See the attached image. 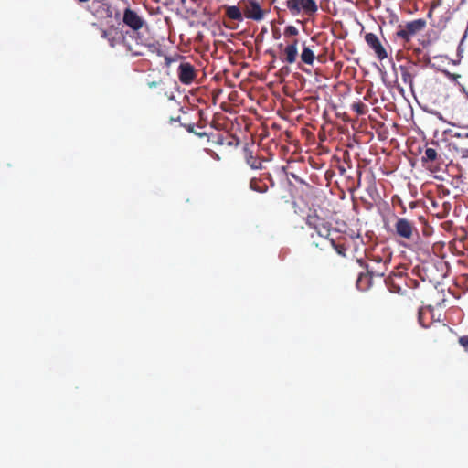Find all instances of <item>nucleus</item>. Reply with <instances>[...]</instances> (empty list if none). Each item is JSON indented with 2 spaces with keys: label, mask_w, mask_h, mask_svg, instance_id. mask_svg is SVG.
<instances>
[{
  "label": "nucleus",
  "mask_w": 468,
  "mask_h": 468,
  "mask_svg": "<svg viewBox=\"0 0 468 468\" xmlns=\"http://www.w3.org/2000/svg\"><path fill=\"white\" fill-rule=\"evenodd\" d=\"M122 21L127 27L133 29V32L130 37L135 38V47L140 48L144 47L152 53H156L158 56L162 55L161 45L158 41L154 39L143 40L137 33V31L143 27L144 21L134 10L129 7L126 8L123 12Z\"/></svg>",
  "instance_id": "f257e3e1"
},
{
  "label": "nucleus",
  "mask_w": 468,
  "mask_h": 468,
  "mask_svg": "<svg viewBox=\"0 0 468 468\" xmlns=\"http://www.w3.org/2000/svg\"><path fill=\"white\" fill-rule=\"evenodd\" d=\"M161 56H164L165 66L167 68H169L172 63L180 61V64L177 69V76L181 83L185 85H189L195 80V79L197 78V70L195 69L194 66L191 63L181 61L182 57L180 55L169 57L162 52Z\"/></svg>",
  "instance_id": "f03ea898"
},
{
  "label": "nucleus",
  "mask_w": 468,
  "mask_h": 468,
  "mask_svg": "<svg viewBox=\"0 0 468 468\" xmlns=\"http://www.w3.org/2000/svg\"><path fill=\"white\" fill-rule=\"evenodd\" d=\"M101 37L106 39L111 48H115L122 39V43L129 52L133 56H143L144 51L137 47L133 46L128 42L126 37L119 31L114 26L110 27L107 29H101Z\"/></svg>",
  "instance_id": "7ed1b4c3"
},
{
  "label": "nucleus",
  "mask_w": 468,
  "mask_h": 468,
  "mask_svg": "<svg viewBox=\"0 0 468 468\" xmlns=\"http://www.w3.org/2000/svg\"><path fill=\"white\" fill-rule=\"evenodd\" d=\"M433 311L434 310L431 305L419 308L418 322L420 325L424 328H429L431 327L434 323H438L434 327L440 332L451 330L445 324L440 323V318L435 319Z\"/></svg>",
  "instance_id": "20e7f679"
},
{
  "label": "nucleus",
  "mask_w": 468,
  "mask_h": 468,
  "mask_svg": "<svg viewBox=\"0 0 468 468\" xmlns=\"http://www.w3.org/2000/svg\"><path fill=\"white\" fill-rule=\"evenodd\" d=\"M305 222L308 227L314 229L318 236L324 238V240L329 239L332 231V225L325 219L320 218L315 211L307 215Z\"/></svg>",
  "instance_id": "39448f33"
},
{
  "label": "nucleus",
  "mask_w": 468,
  "mask_h": 468,
  "mask_svg": "<svg viewBox=\"0 0 468 468\" xmlns=\"http://www.w3.org/2000/svg\"><path fill=\"white\" fill-rule=\"evenodd\" d=\"M426 27V21L422 18L415 19L399 26L396 35L404 42H410L411 38L419 32L422 31Z\"/></svg>",
  "instance_id": "423d86ee"
},
{
  "label": "nucleus",
  "mask_w": 468,
  "mask_h": 468,
  "mask_svg": "<svg viewBox=\"0 0 468 468\" xmlns=\"http://www.w3.org/2000/svg\"><path fill=\"white\" fill-rule=\"evenodd\" d=\"M286 6L293 16L300 14L302 11L308 16H312L318 10V5L314 0H287Z\"/></svg>",
  "instance_id": "0eeeda50"
},
{
  "label": "nucleus",
  "mask_w": 468,
  "mask_h": 468,
  "mask_svg": "<svg viewBox=\"0 0 468 468\" xmlns=\"http://www.w3.org/2000/svg\"><path fill=\"white\" fill-rule=\"evenodd\" d=\"M396 234L407 240H412L418 236V229L414 224L405 218H399L394 225Z\"/></svg>",
  "instance_id": "6e6552de"
},
{
  "label": "nucleus",
  "mask_w": 468,
  "mask_h": 468,
  "mask_svg": "<svg viewBox=\"0 0 468 468\" xmlns=\"http://www.w3.org/2000/svg\"><path fill=\"white\" fill-rule=\"evenodd\" d=\"M241 8L244 17L254 21H261L264 18V11L256 0L241 1Z\"/></svg>",
  "instance_id": "1a4fd4ad"
},
{
  "label": "nucleus",
  "mask_w": 468,
  "mask_h": 468,
  "mask_svg": "<svg viewBox=\"0 0 468 468\" xmlns=\"http://www.w3.org/2000/svg\"><path fill=\"white\" fill-rule=\"evenodd\" d=\"M365 41L380 61L388 58V53L376 34L367 33L365 35Z\"/></svg>",
  "instance_id": "9d476101"
},
{
  "label": "nucleus",
  "mask_w": 468,
  "mask_h": 468,
  "mask_svg": "<svg viewBox=\"0 0 468 468\" xmlns=\"http://www.w3.org/2000/svg\"><path fill=\"white\" fill-rule=\"evenodd\" d=\"M440 155L436 149L427 147L424 152V155L421 157V163L426 169L434 173L438 171V166L435 164L438 163Z\"/></svg>",
  "instance_id": "9b49d317"
},
{
  "label": "nucleus",
  "mask_w": 468,
  "mask_h": 468,
  "mask_svg": "<svg viewBox=\"0 0 468 468\" xmlns=\"http://www.w3.org/2000/svg\"><path fill=\"white\" fill-rule=\"evenodd\" d=\"M399 69L401 74L403 83L412 88L413 79L417 73L416 66L400 65Z\"/></svg>",
  "instance_id": "f8f14e48"
},
{
  "label": "nucleus",
  "mask_w": 468,
  "mask_h": 468,
  "mask_svg": "<svg viewBox=\"0 0 468 468\" xmlns=\"http://www.w3.org/2000/svg\"><path fill=\"white\" fill-rule=\"evenodd\" d=\"M298 39H294L291 44L287 45L283 49V61L288 64H293L296 61L298 55Z\"/></svg>",
  "instance_id": "ddd939ff"
},
{
  "label": "nucleus",
  "mask_w": 468,
  "mask_h": 468,
  "mask_svg": "<svg viewBox=\"0 0 468 468\" xmlns=\"http://www.w3.org/2000/svg\"><path fill=\"white\" fill-rule=\"evenodd\" d=\"M225 16L234 21L241 22L244 19L241 5H224Z\"/></svg>",
  "instance_id": "4468645a"
},
{
  "label": "nucleus",
  "mask_w": 468,
  "mask_h": 468,
  "mask_svg": "<svg viewBox=\"0 0 468 468\" xmlns=\"http://www.w3.org/2000/svg\"><path fill=\"white\" fill-rule=\"evenodd\" d=\"M244 153L245 162L251 169H262V160L260 159L257 155H254L251 150L245 148Z\"/></svg>",
  "instance_id": "2eb2a0df"
},
{
  "label": "nucleus",
  "mask_w": 468,
  "mask_h": 468,
  "mask_svg": "<svg viewBox=\"0 0 468 468\" xmlns=\"http://www.w3.org/2000/svg\"><path fill=\"white\" fill-rule=\"evenodd\" d=\"M313 48H314V46L311 47V46H306L305 43L303 44V50L301 53V60L304 64L313 65V63L315 59V55L313 50Z\"/></svg>",
  "instance_id": "dca6fc26"
},
{
  "label": "nucleus",
  "mask_w": 468,
  "mask_h": 468,
  "mask_svg": "<svg viewBox=\"0 0 468 468\" xmlns=\"http://www.w3.org/2000/svg\"><path fill=\"white\" fill-rule=\"evenodd\" d=\"M372 277L368 272L360 273L356 279V287L360 291H367L371 286Z\"/></svg>",
  "instance_id": "f3484780"
},
{
  "label": "nucleus",
  "mask_w": 468,
  "mask_h": 468,
  "mask_svg": "<svg viewBox=\"0 0 468 468\" xmlns=\"http://www.w3.org/2000/svg\"><path fill=\"white\" fill-rule=\"evenodd\" d=\"M367 271L370 276L383 277L388 270V265L381 264H370L366 265Z\"/></svg>",
  "instance_id": "a211bd4d"
},
{
  "label": "nucleus",
  "mask_w": 468,
  "mask_h": 468,
  "mask_svg": "<svg viewBox=\"0 0 468 468\" xmlns=\"http://www.w3.org/2000/svg\"><path fill=\"white\" fill-rule=\"evenodd\" d=\"M370 261L372 262V264H381V265H388L390 263L391 261V253L388 252V251H385L383 252V255H379V254H377V253H374L372 254L371 258H370Z\"/></svg>",
  "instance_id": "6ab92c4d"
},
{
  "label": "nucleus",
  "mask_w": 468,
  "mask_h": 468,
  "mask_svg": "<svg viewBox=\"0 0 468 468\" xmlns=\"http://www.w3.org/2000/svg\"><path fill=\"white\" fill-rule=\"evenodd\" d=\"M92 5L97 6L95 12H93L94 16L101 17L103 16V14H105L106 17H112V13L111 7L107 5L95 1L92 3Z\"/></svg>",
  "instance_id": "aec40b11"
},
{
  "label": "nucleus",
  "mask_w": 468,
  "mask_h": 468,
  "mask_svg": "<svg viewBox=\"0 0 468 468\" xmlns=\"http://www.w3.org/2000/svg\"><path fill=\"white\" fill-rule=\"evenodd\" d=\"M394 276H388L385 279L386 285L388 287L391 292H400L402 290L401 285L398 282Z\"/></svg>",
  "instance_id": "412c9836"
},
{
  "label": "nucleus",
  "mask_w": 468,
  "mask_h": 468,
  "mask_svg": "<svg viewBox=\"0 0 468 468\" xmlns=\"http://www.w3.org/2000/svg\"><path fill=\"white\" fill-rule=\"evenodd\" d=\"M250 187L251 190L259 193H264L268 189L267 185L258 178H251Z\"/></svg>",
  "instance_id": "4be33fe9"
},
{
  "label": "nucleus",
  "mask_w": 468,
  "mask_h": 468,
  "mask_svg": "<svg viewBox=\"0 0 468 468\" xmlns=\"http://www.w3.org/2000/svg\"><path fill=\"white\" fill-rule=\"evenodd\" d=\"M332 248L335 249V250L336 251V253L340 256H343L345 257L346 256V247L344 245V244H337L335 243V241L334 240L333 238H330L327 239L325 240Z\"/></svg>",
  "instance_id": "5701e85b"
},
{
  "label": "nucleus",
  "mask_w": 468,
  "mask_h": 468,
  "mask_svg": "<svg viewBox=\"0 0 468 468\" xmlns=\"http://www.w3.org/2000/svg\"><path fill=\"white\" fill-rule=\"evenodd\" d=\"M352 110L358 115H364L367 113V105L362 101H357L352 104Z\"/></svg>",
  "instance_id": "b1692460"
},
{
  "label": "nucleus",
  "mask_w": 468,
  "mask_h": 468,
  "mask_svg": "<svg viewBox=\"0 0 468 468\" xmlns=\"http://www.w3.org/2000/svg\"><path fill=\"white\" fill-rule=\"evenodd\" d=\"M458 344L463 349L464 352L468 353V335L459 336Z\"/></svg>",
  "instance_id": "393cba45"
},
{
  "label": "nucleus",
  "mask_w": 468,
  "mask_h": 468,
  "mask_svg": "<svg viewBox=\"0 0 468 468\" xmlns=\"http://www.w3.org/2000/svg\"><path fill=\"white\" fill-rule=\"evenodd\" d=\"M298 33H299V31H298V29L294 26H288L284 29V36L285 37L296 36V35H298Z\"/></svg>",
  "instance_id": "a878e982"
},
{
  "label": "nucleus",
  "mask_w": 468,
  "mask_h": 468,
  "mask_svg": "<svg viewBox=\"0 0 468 468\" xmlns=\"http://www.w3.org/2000/svg\"><path fill=\"white\" fill-rule=\"evenodd\" d=\"M226 138L224 136H222L221 134H218L216 136V140L214 141L215 144H219V145H222V144H228V145H232V142L230 140H229L228 142H225Z\"/></svg>",
  "instance_id": "bb28decb"
},
{
  "label": "nucleus",
  "mask_w": 468,
  "mask_h": 468,
  "mask_svg": "<svg viewBox=\"0 0 468 468\" xmlns=\"http://www.w3.org/2000/svg\"><path fill=\"white\" fill-rule=\"evenodd\" d=\"M455 149L462 158H468V149L465 146L461 144L457 146Z\"/></svg>",
  "instance_id": "cd10ccee"
},
{
  "label": "nucleus",
  "mask_w": 468,
  "mask_h": 468,
  "mask_svg": "<svg viewBox=\"0 0 468 468\" xmlns=\"http://www.w3.org/2000/svg\"><path fill=\"white\" fill-rule=\"evenodd\" d=\"M183 126L186 129L187 132L193 133L198 135L199 137H202V136L206 135L205 133H197V132H196L195 129H194V124H183Z\"/></svg>",
  "instance_id": "c85d7f7f"
},
{
  "label": "nucleus",
  "mask_w": 468,
  "mask_h": 468,
  "mask_svg": "<svg viewBox=\"0 0 468 468\" xmlns=\"http://www.w3.org/2000/svg\"><path fill=\"white\" fill-rule=\"evenodd\" d=\"M162 83H163L162 80H153V81H148L147 85L149 88L153 89V88H156V87L160 86Z\"/></svg>",
  "instance_id": "c756f323"
},
{
  "label": "nucleus",
  "mask_w": 468,
  "mask_h": 468,
  "mask_svg": "<svg viewBox=\"0 0 468 468\" xmlns=\"http://www.w3.org/2000/svg\"><path fill=\"white\" fill-rule=\"evenodd\" d=\"M388 276H394L396 279L402 280L403 279V271H392Z\"/></svg>",
  "instance_id": "7c9ffc66"
},
{
  "label": "nucleus",
  "mask_w": 468,
  "mask_h": 468,
  "mask_svg": "<svg viewBox=\"0 0 468 468\" xmlns=\"http://www.w3.org/2000/svg\"><path fill=\"white\" fill-rule=\"evenodd\" d=\"M314 244L315 245V247L317 248H320L321 250H324L325 249V244H319V243H316V242H314Z\"/></svg>",
  "instance_id": "2f4dec72"
},
{
  "label": "nucleus",
  "mask_w": 468,
  "mask_h": 468,
  "mask_svg": "<svg viewBox=\"0 0 468 468\" xmlns=\"http://www.w3.org/2000/svg\"><path fill=\"white\" fill-rule=\"evenodd\" d=\"M462 144L468 149V134H467L465 140L463 142Z\"/></svg>",
  "instance_id": "473e14b6"
},
{
  "label": "nucleus",
  "mask_w": 468,
  "mask_h": 468,
  "mask_svg": "<svg viewBox=\"0 0 468 468\" xmlns=\"http://www.w3.org/2000/svg\"><path fill=\"white\" fill-rule=\"evenodd\" d=\"M438 5H439V3H437V4H436L435 2H433V3H432V5H431V9H433L434 7H436Z\"/></svg>",
  "instance_id": "72a5a7b5"
},
{
  "label": "nucleus",
  "mask_w": 468,
  "mask_h": 468,
  "mask_svg": "<svg viewBox=\"0 0 468 468\" xmlns=\"http://www.w3.org/2000/svg\"><path fill=\"white\" fill-rule=\"evenodd\" d=\"M452 78H453L454 80H456L457 78H459V77H460V75H458V74H452Z\"/></svg>",
  "instance_id": "f704fd0d"
},
{
  "label": "nucleus",
  "mask_w": 468,
  "mask_h": 468,
  "mask_svg": "<svg viewBox=\"0 0 468 468\" xmlns=\"http://www.w3.org/2000/svg\"><path fill=\"white\" fill-rule=\"evenodd\" d=\"M179 120H180V117H177L176 119H173V118H171V121H176V122H177V121H179Z\"/></svg>",
  "instance_id": "c9c22d12"
},
{
  "label": "nucleus",
  "mask_w": 468,
  "mask_h": 468,
  "mask_svg": "<svg viewBox=\"0 0 468 468\" xmlns=\"http://www.w3.org/2000/svg\"><path fill=\"white\" fill-rule=\"evenodd\" d=\"M358 262L360 263V265H361V266H364V262H363V261L358 260Z\"/></svg>",
  "instance_id": "e433bc0d"
},
{
  "label": "nucleus",
  "mask_w": 468,
  "mask_h": 468,
  "mask_svg": "<svg viewBox=\"0 0 468 468\" xmlns=\"http://www.w3.org/2000/svg\"><path fill=\"white\" fill-rule=\"evenodd\" d=\"M428 15H429V16H431V9L429 11V14H428Z\"/></svg>",
  "instance_id": "4c0bfd02"
},
{
  "label": "nucleus",
  "mask_w": 468,
  "mask_h": 468,
  "mask_svg": "<svg viewBox=\"0 0 468 468\" xmlns=\"http://www.w3.org/2000/svg\"><path fill=\"white\" fill-rule=\"evenodd\" d=\"M314 39H315V37H312L311 40L314 41Z\"/></svg>",
  "instance_id": "58836bf2"
}]
</instances>
